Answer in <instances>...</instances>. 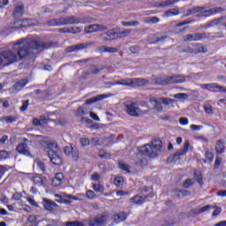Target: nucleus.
<instances>
[{"mask_svg": "<svg viewBox=\"0 0 226 226\" xmlns=\"http://www.w3.org/2000/svg\"><path fill=\"white\" fill-rule=\"evenodd\" d=\"M117 31V39H121V38H126L131 33L132 30L130 29H122L120 30V28L116 29Z\"/></svg>", "mask_w": 226, "mask_h": 226, "instance_id": "24", "label": "nucleus"}, {"mask_svg": "<svg viewBox=\"0 0 226 226\" xmlns=\"http://www.w3.org/2000/svg\"><path fill=\"white\" fill-rule=\"evenodd\" d=\"M79 142H80L81 146H84V147L89 146L91 144V141L87 138H81L79 139Z\"/></svg>", "mask_w": 226, "mask_h": 226, "instance_id": "53", "label": "nucleus"}, {"mask_svg": "<svg viewBox=\"0 0 226 226\" xmlns=\"http://www.w3.org/2000/svg\"><path fill=\"white\" fill-rule=\"evenodd\" d=\"M188 149H190V141L185 140L184 143V148L179 151L181 152V154H186V153H188Z\"/></svg>", "mask_w": 226, "mask_h": 226, "instance_id": "42", "label": "nucleus"}, {"mask_svg": "<svg viewBox=\"0 0 226 226\" xmlns=\"http://www.w3.org/2000/svg\"><path fill=\"white\" fill-rule=\"evenodd\" d=\"M64 154H66V156H72V160H74L75 162L79 160V149H77L73 146L64 147Z\"/></svg>", "mask_w": 226, "mask_h": 226, "instance_id": "10", "label": "nucleus"}, {"mask_svg": "<svg viewBox=\"0 0 226 226\" xmlns=\"http://www.w3.org/2000/svg\"><path fill=\"white\" fill-rule=\"evenodd\" d=\"M17 151L19 154H25V156H29L31 153L29 152V147L26 143H20L17 146Z\"/></svg>", "mask_w": 226, "mask_h": 226, "instance_id": "14", "label": "nucleus"}, {"mask_svg": "<svg viewBox=\"0 0 226 226\" xmlns=\"http://www.w3.org/2000/svg\"><path fill=\"white\" fill-rule=\"evenodd\" d=\"M118 165H119L120 169H122V170H125V172L127 174H130V172H131L130 171V165H128L124 162H119Z\"/></svg>", "mask_w": 226, "mask_h": 226, "instance_id": "44", "label": "nucleus"}, {"mask_svg": "<svg viewBox=\"0 0 226 226\" xmlns=\"http://www.w3.org/2000/svg\"><path fill=\"white\" fill-rule=\"evenodd\" d=\"M215 151L218 153V154H222L225 151V145L222 143V140H218L215 145Z\"/></svg>", "mask_w": 226, "mask_h": 226, "instance_id": "37", "label": "nucleus"}, {"mask_svg": "<svg viewBox=\"0 0 226 226\" xmlns=\"http://www.w3.org/2000/svg\"><path fill=\"white\" fill-rule=\"evenodd\" d=\"M52 47V42H44L40 38L21 39L13 43L11 49L0 52V66H10L19 61L34 63V50L41 52Z\"/></svg>", "mask_w": 226, "mask_h": 226, "instance_id": "1", "label": "nucleus"}, {"mask_svg": "<svg viewBox=\"0 0 226 226\" xmlns=\"http://www.w3.org/2000/svg\"><path fill=\"white\" fill-rule=\"evenodd\" d=\"M47 26H62L61 25V18L48 20L47 21Z\"/></svg>", "mask_w": 226, "mask_h": 226, "instance_id": "40", "label": "nucleus"}, {"mask_svg": "<svg viewBox=\"0 0 226 226\" xmlns=\"http://www.w3.org/2000/svg\"><path fill=\"white\" fill-rule=\"evenodd\" d=\"M7 158H10V153H8L6 150H1L0 151V162L2 160H7Z\"/></svg>", "mask_w": 226, "mask_h": 226, "instance_id": "45", "label": "nucleus"}, {"mask_svg": "<svg viewBox=\"0 0 226 226\" xmlns=\"http://www.w3.org/2000/svg\"><path fill=\"white\" fill-rule=\"evenodd\" d=\"M43 207L47 211H52L54 207H57V204L50 200L43 199Z\"/></svg>", "mask_w": 226, "mask_h": 226, "instance_id": "21", "label": "nucleus"}, {"mask_svg": "<svg viewBox=\"0 0 226 226\" xmlns=\"http://www.w3.org/2000/svg\"><path fill=\"white\" fill-rule=\"evenodd\" d=\"M98 155L100 156V158H107V156H109V154H107L103 150H100Z\"/></svg>", "mask_w": 226, "mask_h": 226, "instance_id": "64", "label": "nucleus"}, {"mask_svg": "<svg viewBox=\"0 0 226 226\" xmlns=\"http://www.w3.org/2000/svg\"><path fill=\"white\" fill-rule=\"evenodd\" d=\"M15 29H19V27H26V20L24 19H19L14 22V26Z\"/></svg>", "mask_w": 226, "mask_h": 226, "instance_id": "39", "label": "nucleus"}, {"mask_svg": "<svg viewBox=\"0 0 226 226\" xmlns=\"http://www.w3.org/2000/svg\"><path fill=\"white\" fill-rule=\"evenodd\" d=\"M27 84V80L21 79L20 81L17 82L13 86V89L16 93H19L25 86Z\"/></svg>", "mask_w": 226, "mask_h": 226, "instance_id": "31", "label": "nucleus"}, {"mask_svg": "<svg viewBox=\"0 0 226 226\" xmlns=\"http://www.w3.org/2000/svg\"><path fill=\"white\" fill-rule=\"evenodd\" d=\"M13 15L16 18L22 17L24 15V5H17L13 11Z\"/></svg>", "mask_w": 226, "mask_h": 226, "instance_id": "32", "label": "nucleus"}, {"mask_svg": "<svg viewBox=\"0 0 226 226\" xmlns=\"http://www.w3.org/2000/svg\"><path fill=\"white\" fill-rule=\"evenodd\" d=\"M205 156H206L207 160H208V162H213V158H215V155H213V153H211V152H207L205 154Z\"/></svg>", "mask_w": 226, "mask_h": 226, "instance_id": "62", "label": "nucleus"}, {"mask_svg": "<svg viewBox=\"0 0 226 226\" xmlns=\"http://www.w3.org/2000/svg\"><path fill=\"white\" fill-rule=\"evenodd\" d=\"M90 142L92 146H102V138H92Z\"/></svg>", "mask_w": 226, "mask_h": 226, "instance_id": "48", "label": "nucleus"}, {"mask_svg": "<svg viewBox=\"0 0 226 226\" xmlns=\"http://www.w3.org/2000/svg\"><path fill=\"white\" fill-rule=\"evenodd\" d=\"M162 104L168 107V109L174 107V102H176L174 99L162 97Z\"/></svg>", "mask_w": 226, "mask_h": 226, "instance_id": "34", "label": "nucleus"}, {"mask_svg": "<svg viewBox=\"0 0 226 226\" xmlns=\"http://www.w3.org/2000/svg\"><path fill=\"white\" fill-rule=\"evenodd\" d=\"M182 82H186V78L181 74L159 76L154 79V84L156 86H170L171 84H182Z\"/></svg>", "mask_w": 226, "mask_h": 226, "instance_id": "4", "label": "nucleus"}, {"mask_svg": "<svg viewBox=\"0 0 226 226\" xmlns=\"http://www.w3.org/2000/svg\"><path fill=\"white\" fill-rule=\"evenodd\" d=\"M114 185H116V186H121V185H123V177H116L114 179Z\"/></svg>", "mask_w": 226, "mask_h": 226, "instance_id": "54", "label": "nucleus"}, {"mask_svg": "<svg viewBox=\"0 0 226 226\" xmlns=\"http://www.w3.org/2000/svg\"><path fill=\"white\" fill-rule=\"evenodd\" d=\"M151 103H154V108L155 109V110H157V112H163V106L162 105V103H163V101L162 100V98H154L152 97L150 99Z\"/></svg>", "mask_w": 226, "mask_h": 226, "instance_id": "15", "label": "nucleus"}, {"mask_svg": "<svg viewBox=\"0 0 226 226\" xmlns=\"http://www.w3.org/2000/svg\"><path fill=\"white\" fill-rule=\"evenodd\" d=\"M208 91H212L213 93H224V91L226 92V89L224 87L216 83H210L208 86Z\"/></svg>", "mask_w": 226, "mask_h": 226, "instance_id": "17", "label": "nucleus"}, {"mask_svg": "<svg viewBox=\"0 0 226 226\" xmlns=\"http://www.w3.org/2000/svg\"><path fill=\"white\" fill-rule=\"evenodd\" d=\"M162 147L163 143H162V140H154L152 144H146L138 147V151L139 154L145 156V158H155V156H158V153L162 151Z\"/></svg>", "mask_w": 226, "mask_h": 226, "instance_id": "3", "label": "nucleus"}, {"mask_svg": "<svg viewBox=\"0 0 226 226\" xmlns=\"http://www.w3.org/2000/svg\"><path fill=\"white\" fill-rule=\"evenodd\" d=\"M82 29L79 26H73L68 29L67 33H71L72 34H79Z\"/></svg>", "mask_w": 226, "mask_h": 226, "instance_id": "43", "label": "nucleus"}, {"mask_svg": "<svg viewBox=\"0 0 226 226\" xmlns=\"http://www.w3.org/2000/svg\"><path fill=\"white\" fill-rule=\"evenodd\" d=\"M202 10H205L204 7H193L187 11L185 13V17H190V15H195V13H199L202 11Z\"/></svg>", "mask_w": 226, "mask_h": 226, "instance_id": "33", "label": "nucleus"}, {"mask_svg": "<svg viewBox=\"0 0 226 226\" xmlns=\"http://www.w3.org/2000/svg\"><path fill=\"white\" fill-rule=\"evenodd\" d=\"M39 144H41L42 147H47V149H49V151H48V155L53 165H61V163H63V159L58 154L59 147L57 146V142L41 139L39 140Z\"/></svg>", "mask_w": 226, "mask_h": 226, "instance_id": "2", "label": "nucleus"}, {"mask_svg": "<svg viewBox=\"0 0 226 226\" xmlns=\"http://www.w3.org/2000/svg\"><path fill=\"white\" fill-rule=\"evenodd\" d=\"M93 189L97 193H103V185H94Z\"/></svg>", "mask_w": 226, "mask_h": 226, "instance_id": "49", "label": "nucleus"}, {"mask_svg": "<svg viewBox=\"0 0 226 226\" xmlns=\"http://www.w3.org/2000/svg\"><path fill=\"white\" fill-rule=\"evenodd\" d=\"M35 165H37V167H40V169H41V170H42V172H45V164L43 162H41L40 160L35 161Z\"/></svg>", "mask_w": 226, "mask_h": 226, "instance_id": "56", "label": "nucleus"}, {"mask_svg": "<svg viewBox=\"0 0 226 226\" xmlns=\"http://www.w3.org/2000/svg\"><path fill=\"white\" fill-rule=\"evenodd\" d=\"M63 182L61 180H58V178H56V177L52 179V185L53 186H60V185Z\"/></svg>", "mask_w": 226, "mask_h": 226, "instance_id": "59", "label": "nucleus"}, {"mask_svg": "<svg viewBox=\"0 0 226 226\" xmlns=\"http://www.w3.org/2000/svg\"><path fill=\"white\" fill-rule=\"evenodd\" d=\"M206 36V33H196L193 34H186L184 36V41H199Z\"/></svg>", "mask_w": 226, "mask_h": 226, "instance_id": "13", "label": "nucleus"}, {"mask_svg": "<svg viewBox=\"0 0 226 226\" xmlns=\"http://www.w3.org/2000/svg\"><path fill=\"white\" fill-rule=\"evenodd\" d=\"M220 165H222V158L221 157H216L215 158V169H218V167H220Z\"/></svg>", "mask_w": 226, "mask_h": 226, "instance_id": "60", "label": "nucleus"}, {"mask_svg": "<svg viewBox=\"0 0 226 226\" xmlns=\"http://www.w3.org/2000/svg\"><path fill=\"white\" fill-rule=\"evenodd\" d=\"M117 86H126L127 87H132V79H120L115 82Z\"/></svg>", "mask_w": 226, "mask_h": 226, "instance_id": "29", "label": "nucleus"}, {"mask_svg": "<svg viewBox=\"0 0 226 226\" xmlns=\"http://www.w3.org/2000/svg\"><path fill=\"white\" fill-rule=\"evenodd\" d=\"M86 114H87V111H86L83 107H79L78 108L77 112H76L77 117L86 116Z\"/></svg>", "mask_w": 226, "mask_h": 226, "instance_id": "46", "label": "nucleus"}, {"mask_svg": "<svg viewBox=\"0 0 226 226\" xmlns=\"http://www.w3.org/2000/svg\"><path fill=\"white\" fill-rule=\"evenodd\" d=\"M173 194L175 197H188L189 195H192V192L187 190L176 189L173 191Z\"/></svg>", "mask_w": 226, "mask_h": 226, "instance_id": "25", "label": "nucleus"}, {"mask_svg": "<svg viewBox=\"0 0 226 226\" xmlns=\"http://www.w3.org/2000/svg\"><path fill=\"white\" fill-rule=\"evenodd\" d=\"M140 23L139 21H122V26L125 27H137Z\"/></svg>", "mask_w": 226, "mask_h": 226, "instance_id": "38", "label": "nucleus"}, {"mask_svg": "<svg viewBox=\"0 0 226 226\" xmlns=\"http://www.w3.org/2000/svg\"><path fill=\"white\" fill-rule=\"evenodd\" d=\"M61 26H73L74 24H80V19L75 16H68L60 18Z\"/></svg>", "mask_w": 226, "mask_h": 226, "instance_id": "11", "label": "nucleus"}, {"mask_svg": "<svg viewBox=\"0 0 226 226\" xmlns=\"http://www.w3.org/2000/svg\"><path fill=\"white\" fill-rule=\"evenodd\" d=\"M100 36L103 38V41H112L114 40H117V30H109L107 33L102 34Z\"/></svg>", "mask_w": 226, "mask_h": 226, "instance_id": "12", "label": "nucleus"}, {"mask_svg": "<svg viewBox=\"0 0 226 226\" xmlns=\"http://www.w3.org/2000/svg\"><path fill=\"white\" fill-rule=\"evenodd\" d=\"M174 98L177 100H188V94L185 93H180V94H176L173 95Z\"/></svg>", "mask_w": 226, "mask_h": 226, "instance_id": "41", "label": "nucleus"}, {"mask_svg": "<svg viewBox=\"0 0 226 226\" xmlns=\"http://www.w3.org/2000/svg\"><path fill=\"white\" fill-rule=\"evenodd\" d=\"M110 219V215L107 212H103L89 219V226H107V222Z\"/></svg>", "mask_w": 226, "mask_h": 226, "instance_id": "6", "label": "nucleus"}, {"mask_svg": "<svg viewBox=\"0 0 226 226\" xmlns=\"http://www.w3.org/2000/svg\"><path fill=\"white\" fill-rule=\"evenodd\" d=\"M223 18H219L207 23L206 27H213L215 26H223Z\"/></svg>", "mask_w": 226, "mask_h": 226, "instance_id": "28", "label": "nucleus"}, {"mask_svg": "<svg viewBox=\"0 0 226 226\" xmlns=\"http://www.w3.org/2000/svg\"><path fill=\"white\" fill-rule=\"evenodd\" d=\"M106 52H109V54H116V52H117V48L106 46Z\"/></svg>", "mask_w": 226, "mask_h": 226, "instance_id": "57", "label": "nucleus"}, {"mask_svg": "<svg viewBox=\"0 0 226 226\" xmlns=\"http://www.w3.org/2000/svg\"><path fill=\"white\" fill-rule=\"evenodd\" d=\"M145 24H158L160 19L158 17H147L143 19Z\"/></svg>", "mask_w": 226, "mask_h": 226, "instance_id": "35", "label": "nucleus"}, {"mask_svg": "<svg viewBox=\"0 0 226 226\" xmlns=\"http://www.w3.org/2000/svg\"><path fill=\"white\" fill-rule=\"evenodd\" d=\"M27 107H29V101H25L19 109L21 112H26V110H27Z\"/></svg>", "mask_w": 226, "mask_h": 226, "instance_id": "55", "label": "nucleus"}, {"mask_svg": "<svg viewBox=\"0 0 226 226\" xmlns=\"http://www.w3.org/2000/svg\"><path fill=\"white\" fill-rule=\"evenodd\" d=\"M108 97H109V95H107V94L97 95L95 97L87 100L85 102V105H91V103H96V102H101V100H103Z\"/></svg>", "mask_w": 226, "mask_h": 226, "instance_id": "23", "label": "nucleus"}, {"mask_svg": "<svg viewBox=\"0 0 226 226\" xmlns=\"http://www.w3.org/2000/svg\"><path fill=\"white\" fill-rule=\"evenodd\" d=\"M125 107V112L132 116V117H140V116H144L145 114H147L149 112L147 110H142L140 108H139V104L132 102H124Z\"/></svg>", "mask_w": 226, "mask_h": 226, "instance_id": "5", "label": "nucleus"}, {"mask_svg": "<svg viewBox=\"0 0 226 226\" xmlns=\"http://www.w3.org/2000/svg\"><path fill=\"white\" fill-rule=\"evenodd\" d=\"M126 218L127 215L124 214V212H121L113 215V221L115 222V223H121V222H124Z\"/></svg>", "mask_w": 226, "mask_h": 226, "instance_id": "27", "label": "nucleus"}, {"mask_svg": "<svg viewBox=\"0 0 226 226\" xmlns=\"http://www.w3.org/2000/svg\"><path fill=\"white\" fill-rule=\"evenodd\" d=\"M182 52H185L186 54H195V49L192 47H187Z\"/></svg>", "mask_w": 226, "mask_h": 226, "instance_id": "58", "label": "nucleus"}, {"mask_svg": "<svg viewBox=\"0 0 226 226\" xmlns=\"http://www.w3.org/2000/svg\"><path fill=\"white\" fill-rule=\"evenodd\" d=\"M206 52H207V49L204 46H201L194 49V54H206Z\"/></svg>", "mask_w": 226, "mask_h": 226, "instance_id": "50", "label": "nucleus"}, {"mask_svg": "<svg viewBox=\"0 0 226 226\" xmlns=\"http://www.w3.org/2000/svg\"><path fill=\"white\" fill-rule=\"evenodd\" d=\"M185 155V154H181L180 150L177 152L175 154L168 157V163H179V160H181V156Z\"/></svg>", "mask_w": 226, "mask_h": 226, "instance_id": "18", "label": "nucleus"}, {"mask_svg": "<svg viewBox=\"0 0 226 226\" xmlns=\"http://www.w3.org/2000/svg\"><path fill=\"white\" fill-rule=\"evenodd\" d=\"M221 11L222 8L220 7L213 8L203 11L201 14L199 15V17H209V15H213V13H220Z\"/></svg>", "mask_w": 226, "mask_h": 226, "instance_id": "26", "label": "nucleus"}, {"mask_svg": "<svg viewBox=\"0 0 226 226\" xmlns=\"http://www.w3.org/2000/svg\"><path fill=\"white\" fill-rule=\"evenodd\" d=\"M184 188H190V186H193V180L188 178L183 184Z\"/></svg>", "mask_w": 226, "mask_h": 226, "instance_id": "52", "label": "nucleus"}, {"mask_svg": "<svg viewBox=\"0 0 226 226\" xmlns=\"http://www.w3.org/2000/svg\"><path fill=\"white\" fill-rule=\"evenodd\" d=\"M149 80L146 79H132V87H140L142 86H147Z\"/></svg>", "mask_w": 226, "mask_h": 226, "instance_id": "22", "label": "nucleus"}, {"mask_svg": "<svg viewBox=\"0 0 226 226\" xmlns=\"http://www.w3.org/2000/svg\"><path fill=\"white\" fill-rule=\"evenodd\" d=\"M33 181H34V185H36L37 186H44L45 185V178L41 177V176H40V175H35L33 177Z\"/></svg>", "mask_w": 226, "mask_h": 226, "instance_id": "30", "label": "nucleus"}, {"mask_svg": "<svg viewBox=\"0 0 226 226\" xmlns=\"http://www.w3.org/2000/svg\"><path fill=\"white\" fill-rule=\"evenodd\" d=\"M96 43L95 41H89L87 43H79L76 45L69 46L65 49V52H79V50H84V49H87L88 47H91V45H94Z\"/></svg>", "mask_w": 226, "mask_h": 226, "instance_id": "8", "label": "nucleus"}, {"mask_svg": "<svg viewBox=\"0 0 226 226\" xmlns=\"http://www.w3.org/2000/svg\"><path fill=\"white\" fill-rule=\"evenodd\" d=\"M87 199H94V197H96V194L94 191L89 190L87 192Z\"/></svg>", "mask_w": 226, "mask_h": 226, "instance_id": "61", "label": "nucleus"}, {"mask_svg": "<svg viewBox=\"0 0 226 226\" xmlns=\"http://www.w3.org/2000/svg\"><path fill=\"white\" fill-rule=\"evenodd\" d=\"M67 226H84V223L80 221L67 222Z\"/></svg>", "mask_w": 226, "mask_h": 226, "instance_id": "51", "label": "nucleus"}, {"mask_svg": "<svg viewBox=\"0 0 226 226\" xmlns=\"http://www.w3.org/2000/svg\"><path fill=\"white\" fill-rule=\"evenodd\" d=\"M114 139H116V136L113 134H110L109 136H102L101 137V144L102 146H109V144H114Z\"/></svg>", "mask_w": 226, "mask_h": 226, "instance_id": "20", "label": "nucleus"}, {"mask_svg": "<svg viewBox=\"0 0 226 226\" xmlns=\"http://www.w3.org/2000/svg\"><path fill=\"white\" fill-rule=\"evenodd\" d=\"M55 197L58 200H56V202L59 204H72V200H79V198L77 196H72V194H55Z\"/></svg>", "mask_w": 226, "mask_h": 226, "instance_id": "7", "label": "nucleus"}, {"mask_svg": "<svg viewBox=\"0 0 226 226\" xmlns=\"http://www.w3.org/2000/svg\"><path fill=\"white\" fill-rule=\"evenodd\" d=\"M147 197H153V194L147 195V197L142 195H136L131 199V202H132V204H138L140 206L146 202V199H147Z\"/></svg>", "mask_w": 226, "mask_h": 226, "instance_id": "16", "label": "nucleus"}, {"mask_svg": "<svg viewBox=\"0 0 226 226\" xmlns=\"http://www.w3.org/2000/svg\"><path fill=\"white\" fill-rule=\"evenodd\" d=\"M12 199L14 200H20L22 199V193L20 192H16L12 195Z\"/></svg>", "mask_w": 226, "mask_h": 226, "instance_id": "63", "label": "nucleus"}, {"mask_svg": "<svg viewBox=\"0 0 226 226\" xmlns=\"http://www.w3.org/2000/svg\"><path fill=\"white\" fill-rule=\"evenodd\" d=\"M213 207H213V206H211V205H207V206H205V207L200 208V209L196 212V214H197V215H200V214H202V213H205V211H207V210H209V209H213Z\"/></svg>", "mask_w": 226, "mask_h": 226, "instance_id": "47", "label": "nucleus"}, {"mask_svg": "<svg viewBox=\"0 0 226 226\" xmlns=\"http://www.w3.org/2000/svg\"><path fill=\"white\" fill-rule=\"evenodd\" d=\"M194 179H196L197 183H199L200 186H203L204 182L202 181V173L200 170L194 171Z\"/></svg>", "mask_w": 226, "mask_h": 226, "instance_id": "36", "label": "nucleus"}, {"mask_svg": "<svg viewBox=\"0 0 226 226\" xmlns=\"http://www.w3.org/2000/svg\"><path fill=\"white\" fill-rule=\"evenodd\" d=\"M107 29H109V26H107L93 24V25H89L88 26L85 27L84 33H85V34H90L91 33H98V32L107 31Z\"/></svg>", "mask_w": 226, "mask_h": 226, "instance_id": "9", "label": "nucleus"}, {"mask_svg": "<svg viewBox=\"0 0 226 226\" xmlns=\"http://www.w3.org/2000/svg\"><path fill=\"white\" fill-rule=\"evenodd\" d=\"M104 69L105 67H103V65H92L90 67V72H85V77H87V75H90V73L92 75H98V73Z\"/></svg>", "mask_w": 226, "mask_h": 226, "instance_id": "19", "label": "nucleus"}]
</instances>
